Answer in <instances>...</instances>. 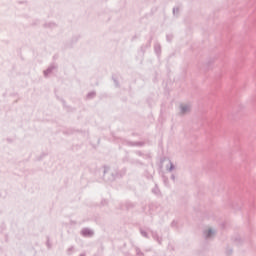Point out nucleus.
Wrapping results in <instances>:
<instances>
[{
    "mask_svg": "<svg viewBox=\"0 0 256 256\" xmlns=\"http://www.w3.org/2000/svg\"><path fill=\"white\" fill-rule=\"evenodd\" d=\"M181 111H182V114L187 113L189 111V106L182 105Z\"/></svg>",
    "mask_w": 256,
    "mask_h": 256,
    "instance_id": "f257e3e1",
    "label": "nucleus"
}]
</instances>
